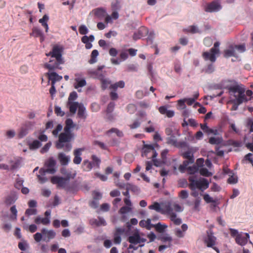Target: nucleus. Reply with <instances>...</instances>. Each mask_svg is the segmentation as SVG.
<instances>
[{"label":"nucleus","mask_w":253,"mask_h":253,"mask_svg":"<svg viewBox=\"0 0 253 253\" xmlns=\"http://www.w3.org/2000/svg\"><path fill=\"white\" fill-rule=\"evenodd\" d=\"M228 88L230 95L228 104L232 105L231 110H237L240 104L249 101V99L245 96V89L243 85L234 83Z\"/></svg>","instance_id":"nucleus-1"},{"label":"nucleus","mask_w":253,"mask_h":253,"mask_svg":"<svg viewBox=\"0 0 253 253\" xmlns=\"http://www.w3.org/2000/svg\"><path fill=\"white\" fill-rule=\"evenodd\" d=\"M65 123L66 126L64 127V132L59 135V140L56 146L57 149L64 148L65 151L68 152L72 149V145L69 142L73 137L71 129L74 128L75 125L70 119H67Z\"/></svg>","instance_id":"nucleus-2"},{"label":"nucleus","mask_w":253,"mask_h":253,"mask_svg":"<svg viewBox=\"0 0 253 253\" xmlns=\"http://www.w3.org/2000/svg\"><path fill=\"white\" fill-rule=\"evenodd\" d=\"M46 55V56H51L49 63L44 64V67L49 70L58 68L59 65L64 63L61 55V50L59 46H54L52 51Z\"/></svg>","instance_id":"nucleus-3"},{"label":"nucleus","mask_w":253,"mask_h":253,"mask_svg":"<svg viewBox=\"0 0 253 253\" xmlns=\"http://www.w3.org/2000/svg\"><path fill=\"white\" fill-rule=\"evenodd\" d=\"M190 182L189 187L191 189V195L197 198H199V190L204 191L209 187V182L207 179L204 178H200L199 179H195L193 176H191L189 177Z\"/></svg>","instance_id":"nucleus-4"},{"label":"nucleus","mask_w":253,"mask_h":253,"mask_svg":"<svg viewBox=\"0 0 253 253\" xmlns=\"http://www.w3.org/2000/svg\"><path fill=\"white\" fill-rule=\"evenodd\" d=\"M128 241L130 243L128 249H132L136 250L137 249V247H134V245L141 243L143 244L146 241V239L144 237L143 233L140 232L138 229H135L128 237Z\"/></svg>","instance_id":"nucleus-5"},{"label":"nucleus","mask_w":253,"mask_h":253,"mask_svg":"<svg viewBox=\"0 0 253 253\" xmlns=\"http://www.w3.org/2000/svg\"><path fill=\"white\" fill-rule=\"evenodd\" d=\"M56 235V233L54 230L43 228L41 230V233H36L34 235V238L37 242H40L42 240L45 242H49L54 239Z\"/></svg>","instance_id":"nucleus-6"},{"label":"nucleus","mask_w":253,"mask_h":253,"mask_svg":"<svg viewBox=\"0 0 253 253\" xmlns=\"http://www.w3.org/2000/svg\"><path fill=\"white\" fill-rule=\"evenodd\" d=\"M62 173L65 175V178H62L58 176H53L51 179V181L53 184L57 185V186L63 187L65 186L66 182L70 178H74L76 175L75 173H71L70 172L62 170Z\"/></svg>","instance_id":"nucleus-7"},{"label":"nucleus","mask_w":253,"mask_h":253,"mask_svg":"<svg viewBox=\"0 0 253 253\" xmlns=\"http://www.w3.org/2000/svg\"><path fill=\"white\" fill-rule=\"evenodd\" d=\"M219 45L220 43L218 42H215L214 43L213 47L209 51L204 52L203 56L205 60H209L211 62H215L216 56L219 54Z\"/></svg>","instance_id":"nucleus-8"},{"label":"nucleus","mask_w":253,"mask_h":253,"mask_svg":"<svg viewBox=\"0 0 253 253\" xmlns=\"http://www.w3.org/2000/svg\"><path fill=\"white\" fill-rule=\"evenodd\" d=\"M246 50L244 44L231 46L224 51V56L229 57L231 56L237 57L238 54L244 52Z\"/></svg>","instance_id":"nucleus-9"},{"label":"nucleus","mask_w":253,"mask_h":253,"mask_svg":"<svg viewBox=\"0 0 253 253\" xmlns=\"http://www.w3.org/2000/svg\"><path fill=\"white\" fill-rule=\"evenodd\" d=\"M182 155L184 158L187 159V160L184 161L183 164L179 166L178 170L181 172H184L186 167H187L189 164H192L194 162L193 151L191 149H188L185 152H183Z\"/></svg>","instance_id":"nucleus-10"},{"label":"nucleus","mask_w":253,"mask_h":253,"mask_svg":"<svg viewBox=\"0 0 253 253\" xmlns=\"http://www.w3.org/2000/svg\"><path fill=\"white\" fill-rule=\"evenodd\" d=\"M103 68V67H100L98 69V71H89V73L92 76L95 78H97L101 82V87L103 89H106L109 85L110 86L111 81L108 78H105L102 74H99L98 72L101 70Z\"/></svg>","instance_id":"nucleus-11"},{"label":"nucleus","mask_w":253,"mask_h":253,"mask_svg":"<svg viewBox=\"0 0 253 253\" xmlns=\"http://www.w3.org/2000/svg\"><path fill=\"white\" fill-rule=\"evenodd\" d=\"M78 97L77 93L75 91L72 92L69 96L67 106L69 108L70 112L75 114V107L78 105V102H75Z\"/></svg>","instance_id":"nucleus-12"},{"label":"nucleus","mask_w":253,"mask_h":253,"mask_svg":"<svg viewBox=\"0 0 253 253\" xmlns=\"http://www.w3.org/2000/svg\"><path fill=\"white\" fill-rule=\"evenodd\" d=\"M75 76L74 86L79 92H81L82 88L86 85V82L85 78L82 77L79 74H76Z\"/></svg>","instance_id":"nucleus-13"},{"label":"nucleus","mask_w":253,"mask_h":253,"mask_svg":"<svg viewBox=\"0 0 253 253\" xmlns=\"http://www.w3.org/2000/svg\"><path fill=\"white\" fill-rule=\"evenodd\" d=\"M205 242L208 247L212 248L217 253H219L218 249L214 247L216 243V238L211 231L207 232V236L205 238Z\"/></svg>","instance_id":"nucleus-14"},{"label":"nucleus","mask_w":253,"mask_h":253,"mask_svg":"<svg viewBox=\"0 0 253 253\" xmlns=\"http://www.w3.org/2000/svg\"><path fill=\"white\" fill-rule=\"evenodd\" d=\"M151 210H154L157 212H160L163 214H166L169 209L170 207L167 206V205H160L158 203H154L152 205L149 207Z\"/></svg>","instance_id":"nucleus-15"},{"label":"nucleus","mask_w":253,"mask_h":253,"mask_svg":"<svg viewBox=\"0 0 253 253\" xmlns=\"http://www.w3.org/2000/svg\"><path fill=\"white\" fill-rule=\"evenodd\" d=\"M143 152L145 155H146L147 153L150 152V151L152 152L153 153V160L154 163V165L157 167H160L161 166V164L160 162L155 159L157 156V154L154 150V147L151 145H145L143 149Z\"/></svg>","instance_id":"nucleus-16"},{"label":"nucleus","mask_w":253,"mask_h":253,"mask_svg":"<svg viewBox=\"0 0 253 253\" xmlns=\"http://www.w3.org/2000/svg\"><path fill=\"white\" fill-rule=\"evenodd\" d=\"M92 159L93 161V164L87 160H85L84 162L83 167L84 170L89 171L91 170L93 166H98L100 163L99 160L95 156H92Z\"/></svg>","instance_id":"nucleus-17"},{"label":"nucleus","mask_w":253,"mask_h":253,"mask_svg":"<svg viewBox=\"0 0 253 253\" xmlns=\"http://www.w3.org/2000/svg\"><path fill=\"white\" fill-rule=\"evenodd\" d=\"M250 238L248 233H241L240 235H238L235 238L236 242L237 244L241 246H244L247 244Z\"/></svg>","instance_id":"nucleus-18"},{"label":"nucleus","mask_w":253,"mask_h":253,"mask_svg":"<svg viewBox=\"0 0 253 253\" xmlns=\"http://www.w3.org/2000/svg\"><path fill=\"white\" fill-rule=\"evenodd\" d=\"M55 164V161L52 158L49 159L45 163L46 169L45 170L47 173H54L56 171Z\"/></svg>","instance_id":"nucleus-19"},{"label":"nucleus","mask_w":253,"mask_h":253,"mask_svg":"<svg viewBox=\"0 0 253 253\" xmlns=\"http://www.w3.org/2000/svg\"><path fill=\"white\" fill-rule=\"evenodd\" d=\"M221 8V5L218 1H213L209 4L205 9L207 12H212L219 10Z\"/></svg>","instance_id":"nucleus-20"},{"label":"nucleus","mask_w":253,"mask_h":253,"mask_svg":"<svg viewBox=\"0 0 253 253\" xmlns=\"http://www.w3.org/2000/svg\"><path fill=\"white\" fill-rule=\"evenodd\" d=\"M90 15H94L99 19H102L106 15L105 10L102 8H97L92 10L89 13Z\"/></svg>","instance_id":"nucleus-21"},{"label":"nucleus","mask_w":253,"mask_h":253,"mask_svg":"<svg viewBox=\"0 0 253 253\" xmlns=\"http://www.w3.org/2000/svg\"><path fill=\"white\" fill-rule=\"evenodd\" d=\"M94 37L93 35H90L89 36H84L82 38V42L85 44V46L86 49H90L92 47L91 43L94 41Z\"/></svg>","instance_id":"nucleus-22"},{"label":"nucleus","mask_w":253,"mask_h":253,"mask_svg":"<svg viewBox=\"0 0 253 253\" xmlns=\"http://www.w3.org/2000/svg\"><path fill=\"white\" fill-rule=\"evenodd\" d=\"M49 81H51V84H55L61 81L62 79V77L58 75L56 73L54 72H49L47 73Z\"/></svg>","instance_id":"nucleus-23"},{"label":"nucleus","mask_w":253,"mask_h":253,"mask_svg":"<svg viewBox=\"0 0 253 253\" xmlns=\"http://www.w3.org/2000/svg\"><path fill=\"white\" fill-rule=\"evenodd\" d=\"M84 151V148H78L74 150V155L75 157L73 159V162L74 164L78 165L81 163L82 160L81 156Z\"/></svg>","instance_id":"nucleus-24"},{"label":"nucleus","mask_w":253,"mask_h":253,"mask_svg":"<svg viewBox=\"0 0 253 253\" xmlns=\"http://www.w3.org/2000/svg\"><path fill=\"white\" fill-rule=\"evenodd\" d=\"M169 216L171 221L176 225H179L182 223V220L180 218L177 217L176 215L172 212V211L170 209V208L168 210V211L166 213Z\"/></svg>","instance_id":"nucleus-25"},{"label":"nucleus","mask_w":253,"mask_h":253,"mask_svg":"<svg viewBox=\"0 0 253 253\" xmlns=\"http://www.w3.org/2000/svg\"><path fill=\"white\" fill-rule=\"evenodd\" d=\"M159 111L161 114L165 115L168 118H171L174 115V112L173 110H168L166 106L160 107Z\"/></svg>","instance_id":"nucleus-26"},{"label":"nucleus","mask_w":253,"mask_h":253,"mask_svg":"<svg viewBox=\"0 0 253 253\" xmlns=\"http://www.w3.org/2000/svg\"><path fill=\"white\" fill-rule=\"evenodd\" d=\"M124 229L121 228H118L114 234V242L116 244H120L121 242V235L124 233Z\"/></svg>","instance_id":"nucleus-27"},{"label":"nucleus","mask_w":253,"mask_h":253,"mask_svg":"<svg viewBox=\"0 0 253 253\" xmlns=\"http://www.w3.org/2000/svg\"><path fill=\"white\" fill-rule=\"evenodd\" d=\"M78 111V115L80 118H85L86 117V112L85 107L81 103H78V105L75 107V113L77 110Z\"/></svg>","instance_id":"nucleus-28"},{"label":"nucleus","mask_w":253,"mask_h":253,"mask_svg":"<svg viewBox=\"0 0 253 253\" xmlns=\"http://www.w3.org/2000/svg\"><path fill=\"white\" fill-rule=\"evenodd\" d=\"M107 135L110 137L114 138L116 136L121 137L123 136V133L116 128H113L107 132Z\"/></svg>","instance_id":"nucleus-29"},{"label":"nucleus","mask_w":253,"mask_h":253,"mask_svg":"<svg viewBox=\"0 0 253 253\" xmlns=\"http://www.w3.org/2000/svg\"><path fill=\"white\" fill-rule=\"evenodd\" d=\"M188 229V226L186 224H183L181 226V229L176 228L174 230L175 235L178 238H183L185 236V233Z\"/></svg>","instance_id":"nucleus-30"},{"label":"nucleus","mask_w":253,"mask_h":253,"mask_svg":"<svg viewBox=\"0 0 253 253\" xmlns=\"http://www.w3.org/2000/svg\"><path fill=\"white\" fill-rule=\"evenodd\" d=\"M58 158L62 165H67L70 161V157L62 152L58 154Z\"/></svg>","instance_id":"nucleus-31"},{"label":"nucleus","mask_w":253,"mask_h":253,"mask_svg":"<svg viewBox=\"0 0 253 253\" xmlns=\"http://www.w3.org/2000/svg\"><path fill=\"white\" fill-rule=\"evenodd\" d=\"M35 222L37 224H42L43 225H47L50 223V218L42 217L39 216L35 218Z\"/></svg>","instance_id":"nucleus-32"},{"label":"nucleus","mask_w":253,"mask_h":253,"mask_svg":"<svg viewBox=\"0 0 253 253\" xmlns=\"http://www.w3.org/2000/svg\"><path fill=\"white\" fill-rule=\"evenodd\" d=\"M148 33V29L145 27L141 28L137 33H135L133 35V38L134 39H138L140 38L141 37L144 36L145 35L147 34Z\"/></svg>","instance_id":"nucleus-33"},{"label":"nucleus","mask_w":253,"mask_h":253,"mask_svg":"<svg viewBox=\"0 0 253 253\" xmlns=\"http://www.w3.org/2000/svg\"><path fill=\"white\" fill-rule=\"evenodd\" d=\"M179 136V133H178V135H171L168 136L167 138L168 143L172 145L177 146V137Z\"/></svg>","instance_id":"nucleus-34"},{"label":"nucleus","mask_w":253,"mask_h":253,"mask_svg":"<svg viewBox=\"0 0 253 253\" xmlns=\"http://www.w3.org/2000/svg\"><path fill=\"white\" fill-rule=\"evenodd\" d=\"M139 225L141 227H145L148 229H150L153 227V224H151V220L150 219L141 220L139 222Z\"/></svg>","instance_id":"nucleus-35"},{"label":"nucleus","mask_w":253,"mask_h":253,"mask_svg":"<svg viewBox=\"0 0 253 253\" xmlns=\"http://www.w3.org/2000/svg\"><path fill=\"white\" fill-rule=\"evenodd\" d=\"M167 206H169L172 211H174L177 212H181L183 211V207L176 202L171 205L167 204Z\"/></svg>","instance_id":"nucleus-36"},{"label":"nucleus","mask_w":253,"mask_h":253,"mask_svg":"<svg viewBox=\"0 0 253 253\" xmlns=\"http://www.w3.org/2000/svg\"><path fill=\"white\" fill-rule=\"evenodd\" d=\"M166 133L167 136L171 135H178V129L174 126H170L167 127L166 129Z\"/></svg>","instance_id":"nucleus-37"},{"label":"nucleus","mask_w":253,"mask_h":253,"mask_svg":"<svg viewBox=\"0 0 253 253\" xmlns=\"http://www.w3.org/2000/svg\"><path fill=\"white\" fill-rule=\"evenodd\" d=\"M203 199L207 203H212L214 206H216V200L211 197L209 194H204Z\"/></svg>","instance_id":"nucleus-38"},{"label":"nucleus","mask_w":253,"mask_h":253,"mask_svg":"<svg viewBox=\"0 0 253 253\" xmlns=\"http://www.w3.org/2000/svg\"><path fill=\"white\" fill-rule=\"evenodd\" d=\"M47 172L45 170V169H42L39 171V174L38 175L39 180L42 183L45 182L47 179L44 176L45 173Z\"/></svg>","instance_id":"nucleus-39"},{"label":"nucleus","mask_w":253,"mask_h":253,"mask_svg":"<svg viewBox=\"0 0 253 253\" xmlns=\"http://www.w3.org/2000/svg\"><path fill=\"white\" fill-rule=\"evenodd\" d=\"M228 170H229L228 169L225 170V172L226 173H228L229 176V177L228 179V183H229L230 184L236 183L238 181L237 176L236 175L234 174L232 172H229L228 173Z\"/></svg>","instance_id":"nucleus-40"},{"label":"nucleus","mask_w":253,"mask_h":253,"mask_svg":"<svg viewBox=\"0 0 253 253\" xmlns=\"http://www.w3.org/2000/svg\"><path fill=\"white\" fill-rule=\"evenodd\" d=\"M153 227L155 228V229L158 232L162 233L167 228L168 226L165 224H162L159 222L155 225H153Z\"/></svg>","instance_id":"nucleus-41"},{"label":"nucleus","mask_w":253,"mask_h":253,"mask_svg":"<svg viewBox=\"0 0 253 253\" xmlns=\"http://www.w3.org/2000/svg\"><path fill=\"white\" fill-rule=\"evenodd\" d=\"M125 83L123 81H120L114 84L110 85V88L115 90L117 89L118 88H123L125 87Z\"/></svg>","instance_id":"nucleus-42"},{"label":"nucleus","mask_w":253,"mask_h":253,"mask_svg":"<svg viewBox=\"0 0 253 253\" xmlns=\"http://www.w3.org/2000/svg\"><path fill=\"white\" fill-rule=\"evenodd\" d=\"M131 211V207H123L119 211V213L123 215L122 219L124 221L126 220L125 214L130 212Z\"/></svg>","instance_id":"nucleus-43"},{"label":"nucleus","mask_w":253,"mask_h":253,"mask_svg":"<svg viewBox=\"0 0 253 253\" xmlns=\"http://www.w3.org/2000/svg\"><path fill=\"white\" fill-rule=\"evenodd\" d=\"M190 164H189L188 166L186 167L184 172L187 171L189 174H193L198 171V168L196 165H193L192 166H190Z\"/></svg>","instance_id":"nucleus-44"},{"label":"nucleus","mask_w":253,"mask_h":253,"mask_svg":"<svg viewBox=\"0 0 253 253\" xmlns=\"http://www.w3.org/2000/svg\"><path fill=\"white\" fill-rule=\"evenodd\" d=\"M99 54L98 51L94 49L93 50L91 54V58L89 61V63L90 64H93L97 61V57L98 56Z\"/></svg>","instance_id":"nucleus-45"},{"label":"nucleus","mask_w":253,"mask_h":253,"mask_svg":"<svg viewBox=\"0 0 253 253\" xmlns=\"http://www.w3.org/2000/svg\"><path fill=\"white\" fill-rule=\"evenodd\" d=\"M184 98L179 99L177 101V109L178 110H184L186 108Z\"/></svg>","instance_id":"nucleus-46"},{"label":"nucleus","mask_w":253,"mask_h":253,"mask_svg":"<svg viewBox=\"0 0 253 253\" xmlns=\"http://www.w3.org/2000/svg\"><path fill=\"white\" fill-rule=\"evenodd\" d=\"M23 228L27 230H29L32 233L35 232L37 229V226L35 224H31L29 225L26 223H24Z\"/></svg>","instance_id":"nucleus-47"},{"label":"nucleus","mask_w":253,"mask_h":253,"mask_svg":"<svg viewBox=\"0 0 253 253\" xmlns=\"http://www.w3.org/2000/svg\"><path fill=\"white\" fill-rule=\"evenodd\" d=\"M41 142L37 140L33 141L32 142L29 143V148L31 150H35L38 149L41 146Z\"/></svg>","instance_id":"nucleus-48"},{"label":"nucleus","mask_w":253,"mask_h":253,"mask_svg":"<svg viewBox=\"0 0 253 253\" xmlns=\"http://www.w3.org/2000/svg\"><path fill=\"white\" fill-rule=\"evenodd\" d=\"M186 31L188 33H190L191 34H195L197 33H199L200 32V29L196 26H190L187 27L186 29Z\"/></svg>","instance_id":"nucleus-49"},{"label":"nucleus","mask_w":253,"mask_h":253,"mask_svg":"<svg viewBox=\"0 0 253 253\" xmlns=\"http://www.w3.org/2000/svg\"><path fill=\"white\" fill-rule=\"evenodd\" d=\"M42 33L40 29L37 27H34L33 28L32 33L31 35L35 37H40V36H42Z\"/></svg>","instance_id":"nucleus-50"},{"label":"nucleus","mask_w":253,"mask_h":253,"mask_svg":"<svg viewBox=\"0 0 253 253\" xmlns=\"http://www.w3.org/2000/svg\"><path fill=\"white\" fill-rule=\"evenodd\" d=\"M126 189L128 191H132L134 193H137L139 191V189L137 186L130 184H127L126 185Z\"/></svg>","instance_id":"nucleus-51"},{"label":"nucleus","mask_w":253,"mask_h":253,"mask_svg":"<svg viewBox=\"0 0 253 253\" xmlns=\"http://www.w3.org/2000/svg\"><path fill=\"white\" fill-rule=\"evenodd\" d=\"M201 203V199L197 198L194 202V210L195 211H200V207Z\"/></svg>","instance_id":"nucleus-52"},{"label":"nucleus","mask_w":253,"mask_h":253,"mask_svg":"<svg viewBox=\"0 0 253 253\" xmlns=\"http://www.w3.org/2000/svg\"><path fill=\"white\" fill-rule=\"evenodd\" d=\"M79 32L82 35H86L88 33V29L84 25H81L79 28Z\"/></svg>","instance_id":"nucleus-53"},{"label":"nucleus","mask_w":253,"mask_h":253,"mask_svg":"<svg viewBox=\"0 0 253 253\" xmlns=\"http://www.w3.org/2000/svg\"><path fill=\"white\" fill-rule=\"evenodd\" d=\"M15 168L16 166H15V165L12 164L9 165L4 164H0V169H4L10 170L15 169Z\"/></svg>","instance_id":"nucleus-54"},{"label":"nucleus","mask_w":253,"mask_h":253,"mask_svg":"<svg viewBox=\"0 0 253 253\" xmlns=\"http://www.w3.org/2000/svg\"><path fill=\"white\" fill-rule=\"evenodd\" d=\"M10 211L12 214L11 216V218L13 220H16L17 219V211L15 206H13L11 207Z\"/></svg>","instance_id":"nucleus-55"},{"label":"nucleus","mask_w":253,"mask_h":253,"mask_svg":"<svg viewBox=\"0 0 253 253\" xmlns=\"http://www.w3.org/2000/svg\"><path fill=\"white\" fill-rule=\"evenodd\" d=\"M200 173L201 175L205 176H210L212 175L211 172H210L205 168H202L200 169Z\"/></svg>","instance_id":"nucleus-56"},{"label":"nucleus","mask_w":253,"mask_h":253,"mask_svg":"<svg viewBox=\"0 0 253 253\" xmlns=\"http://www.w3.org/2000/svg\"><path fill=\"white\" fill-rule=\"evenodd\" d=\"M221 140L220 137H211L209 139V142L212 144H216L220 143Z\"/></svg>","instance_id":"nucleus-57"},{"label":"nucleus","mask_w":253,"mask_h":253,"mask_svg":"<svg viewBox=\"0 0 253 253\" xmlns=\"http://www.w3.org/2000/svg\"><path fill=\"white\" fill-rule=\"evenodd\" d=\"M94 224L97 226H102L105 225V221L102 217H98L94 221Z\"/></svg>","instance_id":"nucleus-58"},{"label":"nucleus","mask_w":253,"mask_h":253,"mask_svg":"<svg viewBox=\"0 0 253 253\" xmlns=\"http://www.w3.org/2000/svg\"><path fill=\"white\" fill-rule=\"evenodd\" d=\"M54 111L57 116H63L65 114L64 112L61 110V108L58 106H55Z\"/></svg>","instance_id":"nucleus-59"},{"label":"nucleus","mask_w":253,"mask_h":253,"mask_svg":"<svg viewBox=\"0 0 253 253\" xmlns=\"http://www.w3.org/2000/svg\"><path fill=\"white\" fill-rule=\"evenodd\" d=\"M189 193L186 190H182L179 193V197L182 199H185L188 198Z\"/></svg>","instance_id":"nucleus-60"},{"label":"nucleus","mask_w":253,"mask_h":253,"mask_svg":"<svg viewBox=\"0 0 253 253\" xmlns=\"http://www.w3.org/2000/svg\"><path fill=\"white\" fill-rule=\"evenodd\" d=\"M161 239L164 242H169L170 243L172 240V238L167 234L161 236Z\"/></svg>","instance_id":"nucleus-61"},{"label":"nucleus","mask_w":253,"mask_h":253,"mask_svg":"<svg viewBox=\"0 0 253 253\" xmlns=\"http://www.w3.org/2000/svg\"><path fill=\"white\" fill-rule=\"evenodd\" d=\"M63 127L61 125H58L56 128L53 130L52 134L53 135L56 136L58 134V133L62 129Z\"/></svg>","instance_id":"nucleus-62"},{"label":"nucleus","mask_w":253,"mask_h":253,"mask_svg":"<svg viewBox=\"0 0 253 253\" xmlns=\"http://www.w3.org/2000/svg\"><path fill=\"white\" fill-rule=\"evenodd\" d=\"M127 109L129 113L132 114L136 111V107L135 105L131 104L127 106Z\"/></svg>","instance_id":"nucleus-63"},{"label":"nucleus","mask_w":253,"mask_h":253,"mask_svg":"<svg viewBox=\"0 0 253 253\" xmlns=\"http://www.w3.org/2000/svg\"><path fill=\"white\" fill-rule=\"evenodd\" d=\"M28 247V245L26 242H20L18 244L19 248L22 251H25Z\"/></svg>","instance_id":"nucleus-64"}]
</instances>
